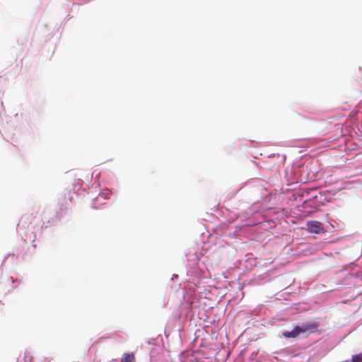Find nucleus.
Wrapping results in <instances>:
<instances>
[{
  "instance_id": "f257e3e1",
  "label": "nucleus",
  "mask_w": 362,
  "mask_h": 362,
  "mask_svg": "<svg viewBox=\"0 0 362 362\" xmlns=\"http://www.w3.org/2000/svg\"><path fill=\"white\" fill-rule=\"evenodd\" d=\"M318 324L315 322H308L302 325L296 326L291 331H285L282 333L286 338H296L300 334H308L317 330Z\"/></svg>"
},
{
  "instance_id": "f03ea898",
  "label": "nucleus",
  "mask_w": 362,
  "mask_h": 362,
  "mask_svg": "<svg viewBox=\"0 0 362 362\" xmlns=\"http://www.w3.org/2000/svg\"><path fill=\"white\" fill-rule=\"evenodd\" d=\"M307 228L308 230L314 233H320L323 232V228L322 226L321 223L316 221H310L307 222Z\"/></svg>"
},
{
  "instance_id": "7ed1b4c3",
  "label": "nucleus",
  "mask_w": 362,
  "mask_h": 362,
  "mask_svg": "<svg viewBox=\"0 0 362 362\" xmlns=\"http://www.w3.org/2000/svg\"><path fill=\"white\" fill-rule=\"evenodd\" d=\"M120 362H135L133 353H127L123 355Z\"/></svg>"
},
{
  "instance_id": "20e7f679",
  "label": "nucleus",
  "mask_w": 362,
  "mask_h": 362,
  "mask_svg": "<svg viewBox=\"0 0 362 362\" xmlns=\"http://www.w3.org/2000/svg\"><path fill=\"white\" fill-rule=\"evenodd\" d=\"M351 362H362V353L353 356Z\"/></svg>"
},
{
  "instance_id": "39448f33",
  "label": "nucleus",
  "mask_w": 362,
  "mask_h": 362,
  "mask_svg": "<svg viewBox=\"0 0 362 362\" xmlns=\"http://www.w3.org/2000/svg\"><path fill=\"white\" fill-rule=\"evenodd\" d=\"M110 194L111 192L109 189H105L100 194V196L103 197L105 199H108Z\"/></svg>"
}]
</instances>
